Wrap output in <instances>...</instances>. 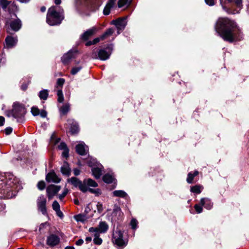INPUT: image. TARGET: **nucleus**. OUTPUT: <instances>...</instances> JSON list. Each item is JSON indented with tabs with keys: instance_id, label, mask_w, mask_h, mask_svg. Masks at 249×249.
Instances as JSON below:
<instances>
[{
	"instance_id": "72a5a7b5",
	"label": "nucleus",
	"mask_w": 249,
	"mask_h": 249,
	"mask_svg": "<svg viewBox=\"0 0 249 249\" xmlns=\"http://www.w3.org/2000/svg\"><path fill=\"white\" fill-rule=\"evenodd\" d=\"M103 179L106 183H110L112 182L113 178L111 175L107 174L104 176Z\"/></svg>"
},
{
	"instance_id": "bb28decb",
	"label": "nucleus",
	"mask_w": 249,
	"mask_h": 249,
	"mask_svg": "<svg viewBox=\"0 0 249 249\" xmlns=\"http://www.w3.org/2000/svg\"><path fill=\"white\" fill-rule=\"evenodd\" d=\"M61 171L63 174L69 176L71 173V169L69 164L67 162H64L63 165L61 168Z\"/></svg>"
},
{
	"instance_id": "de8ad7c7",
	"label": "nucleus",
	"mask_w": 249,
	"mask_h": 249,
	"mask_svg": "<svg viewBox=\"0 0 249 249\" xmlns=\"http://www.w3.org/2000/svg\"><path fill=\"white\" fill-rule=\"evenodd\" d=\"M97 210L98 213H101L103 211V207L102 203L98 202L97 204Z\"/></svg>"
},
{
	"instance_id": "052dcab7",
	"label": "nucleus",
	"mask_w": 249,
	"mask_h": 249,
	"mask_svg": "<svg viewBox=\"0 0 249 249\" xmlns=\"http://www.w3.org/2000/svg\"><path fill=\"white\" fill-rule=\"evenodd\" d=\"M5 208V205L4 204H0V211H2Z\"/></svg>"
},
{
	"instance_id": "13d9d810",
	"label": "nucleus",
	"mask_w": 249,
	"mask_h": 249,
	"mask_svg": "<svg viewBox=\"0 0 249 249\" xmlns=\"http://www.w3.org/2000/svg\"><path fill=\"white\" fill-rule=\"evenodd\" d=\"M5 119L2 116H0V126H2L4 124Z\"/></svg>"
},
{
	"instance_id": "79ce46f5",
	"label": "nucleus",
	"mask_w": 249,
	"mask_h": 249,
	"mask_svg": "<svg viewBox=\"0 0 249 249\" xmlns=\"http://www.w3.org/2000/svg\"><path fill=\"white\" fill-rule=\"evenodd\" d=\"M82 69V67L81 66H78V67H74L72 69L71 71V73L72 74V75H75L79 71H80L81 70V69Z\"/></svg>"
},
{
	"instance_id": "a878e982",
	"label": "nucleus",
	"mask_w": 249,
	"mask_h": 249,
	"mask_svg": "<svg viewBox=\"0 0 249 249\" xmlns=\"http://www.w3.org/2000/svg\"><path fill=\"white\" fill-rule=\"evenodd\" d=\"M83 184L85 186L96 187L98 186V184L96 182L91 178L85 179L83 180Z\"/></svg>"
},
{
	"instance_id": "473e14b6",
	"label": "nucleus",
	"mask_w": 249,
	"mask_h": 249,
	"mask_svg": "<svg viewBox=\"0 0 249 249\" xmlns=\"http://www.w3.org/2000/svg\"><path fill=\"white\" fill-rule=\"evenodd\" d=\"M203 187L200 185H195L191 187V191L196 194H200Z\"/></svg>"
},
{
	"instance_id": "7c9ffc66",
	"label": "nucleus",
	"mask_w": 249,
	"mask_h": 249,
	"mask_svg": "<svg viewBox=\"0 0 249 249\" xmlns=\"http://www.w3.org/2000/svg\"><path fill=\"white\" fill-rule=\"evenodd\" d=\"M79 131V127L78 124L76 122L72 123V124H71V128H70V131L71 133V134H74L77 133Z\"/></svg>"
},
{
	"instance_id": "338daca9",
	"label": "nucleus",
	"mask_w": 249,
	"mask_h": 249,
	"mask_svg": "<svg viewBox=\"0 0 249 249\" xmlns=\"http://www.w3.org/2000/svg\"><path fill=\"white\" fill-rule=\"evenodd\" d=\"M194 177L196 176L198 174V172L197 171H195L193 174H192Z\"/></svg>"
},
{
	"instance_id": "c85d7f7f",
	"label": "nucleus",
	"mask_w": 249,
	"mask_h": 249,
	"mask_svg": "<svg viewBox=\"0 0 249 249\" xmlns=\"http://www.w3.org/2000/svg\"><path fill=\"white\" fill-rule=\"evenodd\" d=\"M114 196L125 198L127 196V194L123 190H116L112 193Z\"/></svg>"
},
{
	"instance_id": "680f3d73",
	"label": "nucleus",
	"mask_w": 249,
	"mask_h": 249,
	"mask_svg": "<svg viewBox=\"0 0 249 249\" xmlns=\"http://www.w3.org/2000/svg\"><path fill=\"white\" fill-rule=\"evenodd\" d=\"M91 240L92 238L90 237H87L86 238V241L87 242V243L90 242V241H91Z\"/></svg>"
},
{
	"instance_id": "cd10ccee",
	"label": "nucleus",
	"mask_w": 249,
	"mask_h": 249,
	"mask_svg": "<svg viewBox=\"0 0 249 249\" xmlns=\"http://www.w3.org/2000/svg\"><path fill=\"white\" fill-rule=\"evenodd\" d=\"M12 3L13 5H15L14 2H12L11 1H8L7 0H0V6L2 8V9L5 11L8 6Z\"/></svg>"
},
{
	"instance_id": "5701e85b",
	"label": "nucleus",
	"mask_w": 249,
	"mask_h": 249,
	"mask_svg": "<svg viewBox=\"0 0 249 249\" xmlns=\"http://www.w3.org/2000/svg\"><path fill=\"white\" fill-rule=\"evenodd\" d=\"M115 1L116 0H108L103 10V13L105 15L109 14L110 9L114 6Z\"/></svg>"
},
{
	"instance_id": "f704fd0d",
	"label": "nucleus",
	"mask_w": 249,
	"mask_h": 249,
	"mask_svg": "<svg viewBox=\"0 0 249 249\" xmlns=\"http://www.w3.org/2000/svg\"><path fill=\"white\" fill-rule=\"evenodd\" d=\"M60 139L56 138L55 134H53L51 137L50 142L53 145H56L60 142Z\"/></svg>"
},
{
	"instance_id": "2eb2a0df",
	"label": "nucleus",
	"mask_w": 249,
	"mask_h": 249,
	"mask_svg": "<svg viewBox=\"0 0 249 249\" xmlns=\"http://www.w3.org/2000/svg\"><path fill=\"white\" fill-rule=\"evenodd\" d=\"M77 52V51L75 50L69 51L62 57L61 60L62 62L65 64L68 63L70 60L74 56L75 54H76Z\"/></svg>"
},
{
	"instance_id": "8fccbe9b",
	"label": "nucleus",
	"mask_w": 249,
	"mask_h": 249,
	"mask_svg": "<svg viewBox=\"0 0 249 249\" xmlns=\"http://www.w3.org/2000/svg\"><path fill=\"white\" fill-rule=\"evenodd\" d=\"M69 150L68 148L66 150H64L62 154V157L67 158L69 157Z\"/></svg>"
},
{
	"instance_id": "a211bd4d",
	"label": "nucleus",
	"mask_w": 249,
	"mask_h": 249,
	"mask_svg": "<svg viewBox=\"0 0 249 249\" xmlns=\"http://www.w3.org/2000/svg\"><path fill=\"white\" fill-rule=\"evenodd\" d=\"M9 25L13 31L17 32L21 27V22L19 19L17 18L11 21Z\"/></svg>"
},
{
	"instance_id": "9b49d317",
	"label": "nucleus",
	"mask_w": 249,
	"mask_h": 249,
	"mask_svg": "<svg viewBox=\"0 0 249 249\" xmlns=\"http://www.w3.org/2000/svg\"><path fill=\"white\" fill-rule=\"evenodd\" d=\"M123 213L122 212L121 208L115 205L111 214V220L112 221H116L121 220L123 217Z\"/></svg>"
},
{
	"instance_id": "6e6d98bb",
	"label": "nucleus",
	"mask_w": 249,
	"mask_h": 249,
	"mask_svg": "<svg viewBox=\"0 0 249 249\" xmlns=\"http://www.w3.org/2000/svg\"><path fill=\"white\" fill-rule=\"evenodd\" d=\"M83 243H84L83 240L82 239H80L76 242L75 244L77 246H81L83 244Z\"/></svg>"
},
{
	"instance_id": "f257e3e1",
	"label": "nucleus",
	"mask_w": 249,
	"mask_h": 249,
	"mask_svg": "<svg viewBox=\"0 0 249 249\" xmlns=\"http://www.w3.org/2000/svg\"><path fill=\"white\" fill-rule=\"evenodd\" d=\"M215 30L225 41L232 42L239 41L243 34L236 23L227 18H219L215 25Z\"/></svg>"
},
{
	"instance_id": "bf43d9fd",
	"label": "nucleus",
	"mask_w": 249,
	"mask_h": 249,
	"mask_svg": "<svg viewBox=\"0 0 249 249\" xmlns=\"http://www.w3.org/2000/svg\"><path fill=\"white\" fill-rule=\"evenodd\" d=\"M80 170L78 169L75 168L73 170V173L74 175L78 176L80 174Z\"/></svg>"
},
{
	"instance_id": "20e7f679",
	"label": "nucleus",
	"mask_w": 249,
	"mask_h": 249,
	"mask_svg": "<svg viewBox=\"0 0 249 249\" xmlns=\"http://www.w3.org/2000/svg\"><path fill=\"white\" fill-rule=\"evenodd\" d=\"M68 182H70L75 187H78L79 189L83 192L85 193L89 191L91 193L95 194L96 195H100L101 194V190L99 189H91L88 188L83 184V182H81L78 178L75 177H72L68 179Z\"/></svg>"
},
{
	"instance_id": "7ed1b4c3",
	"label": "nucleus",
	"mask_w": 249,
	"mask_h": 249,
	"mask_svg": "<svg viewBox=\"0 0 249 249\" xmlns=\"http://www.w3.org/2000/svg\"><path fill=\"white\" fill-rule=\"evenodd\" d=\"M57 7L52 6L48 10L47 15V22L51 26L59 24L63 20V11H57Z\"/></svg>"
},
{
	"instance_id": "f03ea898",
	"label": "nucleus",
	"mask_w": 249,
	"mask_h": 249,
	"mask_svg": "<svg viewBox=\"0 0 249 249\" xmlns=\"http://www.w3.org/2000/svg\"><path fill=\"white\" fill-rule=\"evenodd\" d=\"M22 188L18 178L13 174L7 173L0 175V197L12 198Z\"/></svg>"
},
{
	"instance_id": "09e8293b",
	"label": "nucleus",
	"mask_w": 249,
	"mask_h": 249,
	"mask_svg": "<svg viewBox=\"0 0 249 249\" xmlns=\"http://www.w3.org/2000/svg\"><path fill=\"white\" fill-rule=\"evenodd\" d=\"M194 207H195V209L196 212L197 213H200L202 212L203 209H202V205L200 206L199 205L196 204L195 205Z\"/></svg>"
},
{
	"instance_id": "5fc2aeb1",
	"label": "nucleus",
	"mask_w": 249,
	"mask_h": 249,
	"mask_svg": "<svg viewBox=\"0 0 249 249\" xmlns=\"http://www.w3.org/2000/svg\"><path fill=\"white\" fill-rule=\"evenodd\" d=\"M103 39H101V36L99 37H97L95 39H94L92 41L93 44H95L99 42L100 40H102Z\"/></svg>"
},
{
	"instance_id": "1a4fd4ad",
	"label": "nucleus",
	"mask_w": 249,
	"mask_h": 249,
	"mask_svg": "<svg viewBox=\"0 0 249 249\" xmlns=\"http://www.w3.org/2000/svg\"><path fill=\"white\" fill-rule=\"evenodd\" d=\"M61 187L54 185H50L46 188L47 196L51 199L60 191Z\"/></svg>"
},
{
	"instance_id": "864d4df0",
	"label": "nucleus",
	"mask_w": 249,
	"mask_h": 249,
	"mask_svg": "<svg viewBox=\"0 0 249 249\" xmlns=\"http://www.w3.org/2000/svg\"><path fill=\"white\" fill-rule=\"evenodd\" d=\"M12 131V128L11 127H8L5 128V132L6 134L9 135L10 134Z\"/></svg>"
},
{
	"instance_id": "37998d69",
	"label": "nucleus",
	"mask_w": 249,
	"mask_h": 249,
	"mask_svg": "<svg viewBox=\"0 0 249 249\" xmlns=\"http://www.w3.org/2000/svg\"><path fill=\"white\" fill-rule=\"evenodd\" d=\"M194 177V176L193 175L192 173H189L188 174V177L187 178V182L188 183H192Z\"/></svg>"
},
{
	"instance_id": "aec40b11",
	"label": "nucleus",
	"mask_w": 249,
	"mask_h": 249,
	"mask_svg": "<svg viewBox=\"0 0 249 249\" xmlns=\"http://www.w3.org/2000/svg\"><path fill=\"white\" fill-rule=\"evenodd\" d=\"M18 41L17 37H14L12 36H7L5 38V43L6 47L8 48H12L16 45Z\"/></svg>"
},
{
	"instance_id": "f3484780",
	"label": "nucleus",
	"mask_w": 249,
	"mask_h": 249,
	"mask_svg": "<svg viewBox=\"0 0 249 249\" xmlns=\"http://www.w3.org/2000/svg\"><path fill=\"white\" fill-rule=\"evenodd\" d=\"M76 152L81 155H86L88 151V147L83 142H80L75 147Z\"/></svg>"
},
{
	"instance_id": "69168bd1",
	"label": "nucleus",
	"mask_w": 249,
	"mask_h": 249,
	"mask_svg": "<svg viewBox=\"0 0 249 249\" xmlns=\"http://www.w3.org/2000/svg\"><path fill=\"white\" fill-rule=\"evenodd\" d=\"M40 10L42 12H44L46 10V8L44 6H42L40 8Z\"/></svg>"
},
{
	"instance_id": "a18cd8bd",
	"label": "nucleus",
	"mask_w": 249,
	"mask_h": 249,
	"mask_svg": "<svg viewBox=\"0 0 249 249\" xmlns=\"http://www.w3.org/2000/svg\"><path fill=\"white\" fill-rule=\"evenodd\" d=\"M58 148L59 150H63L65 149L66 150V149H68L66 144L64 142H61L58 145Z\"/></svg>"
},
{
	"instance_id": "c756f323",
	"label": "nucleus",
	"mask_w": 249,
	"mask_h": 249,
	"mask_svg": "<svg viewBox=\"0 0 249 249\" xmlns=\"http://www.w3.org/2000/svg\"><path fill=\"white\" fill-rule=\"evenodd\" d=\"M49 91L47 89H43L41 90L38 94V96L41 100H47L48 95Z\"/></svg>"
},
{
	"instance_id": "a19ab883",
	"label": "nucleus",
	"mask_w": 249,
	"mask_h": 249,
	"mask_svg": "<svg viewBox=\"0 0 249 249\" xmlns=\"http://www.w3.org/2000/svg\"><path fill=\"white\" fill-rule=\"evenodd\" d=\"M132 228L133 230H136L137 228L138 221L136 219H132L130 223Z\"/></svg>"
},
{
	"instance_id": "ddd939ff",
	"label": "nucleus",
	"mask_w": 249,
	"mask_h": 249,
	"mask_svg": "<svg viewBox=\"0 0 249 249\" xmlns=\"http://www.w3.org/2000/svg\"><path fill=\"white\" fill-rule=\"evenodd\" d=\"M220 2L223 9L225 11H227V8L224 5L226 3L233 2L239 9L242 7V0H220Z\"/></svg>"
},
{
	"instance_id": "b1692460",
	"label": "nucleus",
	"mask_w": 249,
	"mask_h": 249,
	"mask_svg": "<svg viewBox=\"0 0 249 249\" xmlns=\"http://www.w3.org/2000/svg\"><path fill=\"white\" fill-rule=\"evenodd\" d=\"M200 203L202 206H204L207 210L211 209L213 206V203L211 202V200L208 198H202L200 200Z\"/></svg>"
},
{
	"instance_id": "e2e57ef3",
	"label": "nucleus",
	"mask_w": 249,
	"mask_h": 249,
	"mask_svg": "<svg viewBox=\"0 0 249 249\" xmlns=\"http://www.w3.org/2000/svg\"><path fill=\"white\" fill-rule=\"evenodd\" d=\"M92 44H93L92 41H88L86 43V45L87 46H90Z\"/></svg>"
},
{
	"instance_id": "dca6fc26",
	"label": "nucleus",
	"mask_w": 249,
	"mask_h": 249,
	"mask_svg": "<svg viewBox=\"0 0 249 249\" xmlns=\"http://www.w3.org/2000/svg\"><path fill=\"white\" fill-rule=\"evenodd\" d=\"M112 24L115 25L117 29L119 31H120L123 30L125 28L127 22L125 18H118L116 20H113L112 21Z\"/></svg>"
},
{
	"instance_id": "c9c22d12",
	"label": "nucleus",
	"mask_w": 249,
	"mask_h": 249,
	"mask_svg": "<svg viewBox=\"0 0 249 249\" xmlns=\"http://www.w3.org/2000/svg\"><path fill=\"white\" fill-rule=\"evenodd\" d=\"M113 33L114 30L112 29H108L103 35L101 36V39H105L108 36L111 35Z\"/></svg>"
},
{
	"instance_id": "774afa93",
	"label": "nucleus",
	"mask_w": 249,
	"mask_h": 249,
	"mask_svg": "<svg viewBox=\"0 0 249 249\" xmlns=\"http://www.w3.org/2000/svg\"><path fill=\"white\" fill-rule=\"evenodd\" d=\"M65 249H74V247L71 246H68L65 248Z\"/></svg>"
},
{
	"instance_id": "58836bf2",
	"label": "nucleus",
	"mask_w": 249,
	"mask_h": 249,
	"mask_svg": "<svg viewBox=\"0 0 249 249\" xmlns=\"http://www.w3.org/2000/svg\"><path fill=\"white\" fill-rule=\"evenodd\" d=\"M128 3V0H119L118 1V5L119 8L122 7Z\"/></svg>"
},
{
	"instance_id": "4468645a",
	"label": "nucleus",
	"mask_w": 249,
	"mask_h": 249,
	"mask_svg": "<svg viewBox=\"0 0 249 249\" xmlns=\"http://www.w3.org/2000/svg\"><path fill=\"white\" fill-rule=\"evenodd\" d=\"M46 181L48 182L59 183L61 178L58 177L53 171L49 172L46 177Z\"/></svg>"
},
{
	"instance_id": "423d86ee",
	"label": "nucleus",
	"mask_w": 249,
	"mask_h": 249,
	"mask_svg": "<svg viewBox=\"0 0 249 249\" xmlns=\"http://www.w3.org/2000/svg\"><path fill=\"white\" fill-rule=\"evenodd\" d=\"M112 242L118 248H124L127 244V241L123 238V233L121 231H116L113 232L112 236Z\"/></svg>"
},
{
	"instance_id": "603ef678",
	"label": "nucleus",
	"mask_w": 249,
	"mask_h": 249,
	"mask_svg": "<svg viewBox=\"0 0 249 249\" xmlns=\"http://www.w3.org/2000/svg\"><path fill=\"white\" fill-rule=\"evenodd\" d=\"M206 3L209 6H213L214 5V0H205Z\"/></svg>"
},
{
	"instance_id": "0e129e2a",
	"label": "nucleus",
	"mask_w": 249,
	"mask_h": 249,
	"mask_svg": "<svg viewBox=\"0 0 249 249\" xmlns=\"http://www.w3.org/2000/svg\"><path fill=\"white\" fill-rule=\"evenodd\" d=\"M54 2L56 4L58 5L61 3V0H54Z\"/></svg>"
},
{
	"instance_id": "49530a36",
	"label": "nucleus",
	"mask_w": 249,
	"mask_h": 249,
	"mask_svg": "<svg viewBox=\"0 0 249 249\" xmlns=\"http://www.w3.org/2000/svg\"><path fill=\"white\" fill-rule=\"evenodd\" d=\"M68 193V189L67 188H65L64 190L63 193L59 196V199L62 200L67 195Z\"/></svg>"
},
{
	"instance_id": "4c0bfd02",
	"label": "nucleus",
	"mask_w": 249,
	"mask_h": 249,
	"mask_svg": "<svg viewBox=\"0 0 249 249\" xmlns=\"http://www.w3.org/2000/svg\"><path fill=\"white\" fill-rule=\"evenodd\" d=\"M77 221L84 222L86 220V216L83 214H78L74 217Z\"/></svg>"
},
{
	"instance_id": "4d7b16f0",
	"label": "nucleus",
	"mask_w": 249,
	"mask_h": 249,
	"mask_svg": "<svg viewBox=\"0 0 249 249\" xmlns=\"http://www.w3.org/2000/svg\"><path fill=\"white\" fill-rule=\"evenodd\" d=\"M57 215L60 217H63V214L62 213V212L60 211V209L57 211H55Z\"/></svg>"
},
{
	"instance_id": "9d476101",
	"label": "nucleus",
	"mask_w": 249,
	"mask_h": 249,
	"mask_svg": "<svg viewBox=\"0 0 249 249\" xmlns=\"http://www.w3.org/2000/svg\"><path fill=\"white\" fill-rule=\"evenodd\" d=\"M46 199L45 197L41 195L37 199V206L39 211L44 215L46 214Z\"/></svg>"
},
{
	"instance_id": "e433bc0d",
	"label": "nucleus",
	"mask_w": 249,
	"mask_h": 249,
	"mask_svg": "<svg viewBox=\"0 0 249 249\" xmlns=\"http://www.w3.org/2000/svg\"><path fill=\"white\" fill-rule=\"evenodd\" d=\"M58 96V101L60 103H62L64 101V96L62 91L61 89H59L57 93Z\"/></svg>"
},
{
	"instance_id": "2f4dec72",
	"label": "nucleus",
	"mask_w": 249,
	"mask_h": 249,
	"mask_svg": "<svg viewBox=\"0 0 249 249\" xmlns=\"http://www.w3.org/2000/svg\"><path fill=\"white\" fill-rule=\"evenodd\" d=\"M70 109V105L69 104H66L63 105L60 108V111L63 114H67Z\"/></svg>"
},
{
	"instance_id": "6ab92c4d",
	"label": "nucleus",
	"mask_w": 249,
	"mask_h": 249,
	"mask_svg": "<svg viewBox=\"0 0 249 249\" xmlns=\"http://www.w3.org/2000/svg\"><path fill=\"white\" fill-rule=\"evenodd\" d=\"M59 241V238L57 236L52 234L48 237L47 243L50 246H54L57 245Z\"/></svg>"
},
{
	"instance_id": "39448f33",
	"label": "nucleus",
	"mask_w": 249,
	"mask_h": 249,
	"mask_svg": "<svg viewBox=\"0 0 249 249\" xmlns=\"http://www.w3.org/2000/svg\"><path fill=\"white\" fill-rule=\"evenodd\" d=\"M25 113L26 110L24 106L18 103H15L13 106L12 110L9 112L7 115L8 117L12 116L15 118H17L18 121H19L18 119H21Z\"/></svg>"
},
{
	"instance_id": "3c124183",
	"label": "nucleus",
	"mask_w": 249,
	"mask_h": 249,
	"mask_svg": "<svg viewBox=\"0 0 249 249\" xmlns=\"http://www.w3.org/2000/svg\"><path fill=\"white\" fill-rule=\"evenodd\" d=\"M65 82V80L63 78H59L57 81V85L58 86H62Z\"/></svg>"
},
{
	"instance_id": "f8f14e48",
	"label": "nucleus",
	"mask_w": 249,
	"mask_h": 249,
	"mask_svg": "<svg viewBox=\"0 0 249 249\" xmlns=\"http://www.w3.org/2000/svg\"><path fill=\"white\" fill-rule=\"evenodd\" d=\"M89 232L93 233L94 238L93 239V242L95 244L100 245L102 243V239L100 238V234L97 228L91 227L89 230Z\"/></svg>"
},
{
	"instance_id": "393cba45",
	"label": "nucleus",
	"mask_w": 249,
	"mask_h": 249,
	"mask_svg": "<svg viewBox=\"0 0 249 249\" xmlns=\"http://www.w3.org/2000/svg\"><path fill=\"white\" fill-rule=\"evenodd\" d=\"M98 231H99V233H105L108 229V225L105 221H101L99 223Z\"/></svg>"
},
{
	"instance_id": "6e6552de",
	"label": "nucleus",
	"mask_w": 249,
	"mask_h": 249,
	"mask_svg": "<svg viewBox=\"0 0 249 249\" xmlns=\"http://www.w3.org/2000/svg\"><path fill=\"white\" fill-rule=\"evenodd\" d=\"M89 165L92 167V172L94 177L96 178H99L102 174L103 166L99 163H97L95 160H93V162L89 161Z\"/></svg>"
},
{
	"instance_id": "4be33fe9",
	"label": "nucleus",
	"mask_w": 249,
	"mask_h": 249,
	"mask_svg": "<svg viewBox=\"0 0 249 249\" xmlns=\"http://www.w3.org/2000/svg\"><path fill=\"white\" fill-rule=\"evenodd\" d=\"M97 28L95 27L88 30L82 35L81 38L83 40H87L90 36H91L97 31Z\"/></svg>"
},
{
	"instance_id": "412c9836",
	"label": "nucleus",
	"mask_w": 249,
	"mask_h": 249,
	"mask_svg": "<svg viewBox=\"0 0 249 249\" xmlns=\"http://www.w3.org/2000/svg\"><path fill=\"white\" fill-rule=\"evenodd\" d=\"M31 113L34 116L40 115L42 118H45L47 116V112L45 110H41V111L36 107H33L31 108Z\"/></svg>"
},
{
	"instance_id": "ea45409f",
	"label": "nucleus",
	"mask_w": 249,
	"mask_h": 249,
	"mask_svg": "<svg viewBox=\"0 0 249 249\" xmlns=\"http://www.w3.org/2000/svg\"><path fill=\"white\" fill-rule=\"evenodd\" d=\"M52 207L53 210L55 211H57L60 209V205L57 201H54L53 202Z\"/></svg>"
},
{
	"instance_id": "0eeeda50",
	"label": "nucleus",
	"mask_w": 249,
	"mask_h": 249,
	"mask_svg": "<svg viewBox=\"0 0 249 249\" xmlns=\"http://www.w3.org/2000/svg\"><path fill=\"white\" fill-rule=\"evenodd\" d=\"M113 46L112 45H108L107 48L100 49L98 52L97 56H93V58H98L101 60L105 61L109 58L112 51Z\"/></svg>"
},
{
	"instance_id": "c03bdc74",
	"label": "nucleus",
	"mask_w": 249,
	"mask_h": 249,
	"mask_svg": "<svg viewBox=\"0 0 249 249\" xmlns=\"http://www.w3.org/2000/svg\"><path fill=\"white\" fill-rule=\"evenodd\" d=\"M45 183L44 181H40L38 182V183L37 184V187H38V189H39L40 190H42L45 188Z\"/></svg>"
}]
</instances>
